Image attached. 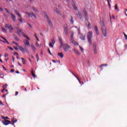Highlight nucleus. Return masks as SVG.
Here are the masks:
<instances>
[{
  "mask_svg": "<svg viewBox=\"0 0 127 127\" xmlns=\"http://www.w3.org/2000/svg\"><path fill=\"white\" fill-rule=\"evenodd\" d=\"M16 34H17V35H18L19 36H20V33H21L23 37H25V38H26L27 40H30V38L28 37V36L25 35L24 32H23V31L22 30V29L19 28V27H16Z\"/></svg>",
  "mask_w": 127,
  "mask_h": 127,
  "instance_id": "f257e3e1",
  "label": "nucleus"
},
{
  "mask_svg": "<svg viewBox=\"0 0 127 127\" xmlns=\"http://www.w3.org/2000/svg\"><path fill=\"white\" fill-rule=\"evenodd\" d=\"M101 26L103 36H104V37H107V28L106 27V25L104 22H101Z\"/></svg>",
  "mask_w": 127,
  "mask_h": 127,
  "instance_id": "f03ea898",
  "label": "nucleus"
},
{
  "mask_svg": "<svg viewBox=\"0 0 127 127\" xmlns=\"http://www.w3.org/2000/svg\"><path fill=\"white\" fill-rule=\"evenodd\" d=\"M83 13L84 14V17L87 21L85 22V24L86 26L89 28V29H91L92 27L90 26L91 24H90V22H89V19L88 18V14H87V11L85 9L83 10Z\"/></svg>",
  "mask_w": 127,
  "mask_h": 127,
  "instance_id": "7ed1b4c3",
  "label": "nucleus"
},
{
  "mask_svg": "<svg viewBox=\"0 0 127 127\" xmlns=\"http://www.w3.org/2000/svg\"><path fill=\"white\" fill-rule=\"evenodd\" d=\"M43 13L47 19V21L49 25L52 28L53 27V24L52 23V22H51V20H50V18H49V16H48V13L46 12V11H44Z\"/></svg>",
  "mask_w": 127,
  "mask_h": 127,
  "instance_id": "20e7f679",
  "label": "nucleus"
},
{
  "mask_svg": "<svg viewBox=\"0 0 127 127\" xmlns=\"http://www.w3.org/2000/svg\"><path fill=\"white\" fill-rule=\"evenodd\" d=\"M64 51L65 52H68L71 49V46L68 44H64V45L62 46Z\"/></svg>",
  "mask_w": 127,
  "mask_h": 127,
  "instance_id": "39448f33",
  "label": "nucleus"
},
{
  "mask_svg": "<svg viewBox=\"0 0 127 127\" xmlns=\"http://www.w3.org/2000/svg\"><path fill=\"white\" fill-rule=\"evenodd\" d=\"M92 37H93V32L92 31L87 33V40L90 44H92Z\"/></svg>",
  "mask_w": 127,
  "mask_h": 127,
  "instance_id": "423d86ee",
  "label": "nucleus"
},
{
  "mask_svg": "<svg viewBox=\"0 0 127 127\" xmlns=\"http://www.w3.org/2000/svg\"><path fill=\"white\" fill-rule=\"evenodd\" d=\"M5 27L8 29L9 32L13 31V27L10 24H5Z\"/></svg>",
  "mask_w": 127,
  "mask_h": 127,
  "instance_id": "0eeeda50",
  "label": "nucleus"
},
{
  "mask_svg": "<svg viewBox=\"0 0 127 127\" xmlns=\"http://www.w3.org/2000/svg\"><path fill=\"white\" fill-rule=\"evenodd\" d=\"M26 13L29 17H32L33 16L34 18H36V15H35V13L33 12H31V13H30L28 11H26Z\"/></svg>",
  "mask_w": 127,
  "mask_h": 127,
  "instance_id": "6e6552de",
  "label": "nucleus"
},
{
  "mask_svg": "<svg viewBox=\"0 0 127 127\" xmlns=\"http://www.w3.org/2000/svg\"><path fill=\"white\" fill-rule=\"evenodd\" d=\"M2 123L4 126H8V125H11V122L9 121V120H5L2 121Z\"/></svg>",
  "mask_w": 127,
  "mask_h": 127,
  "instance_id": "1a4fd4ad",
  "label": "nucleus"
},
{
  "mask_svg": "<svg viewBox=\"0 0 127 127\" xmlns=\"http://www.w3.org/2000/svg\"><path fill=\"white\" fill-rule=\"evenodd\" d=\"M18 48H19V50L22 52V53H24V52H26L27 51V49H24L22 47L20 46H18Z\"/></svg>",
  "mask_w": 127,
  "mask_h": 127,
  "instance_id": "9d476101",
  "label": "nucleus"
},
{
  "mask_svg": "<svg viewBox=\"0 0 127 127\" xmlns=\"http://www.w3.org/2000/svg\"><path fill=\"white\" fill-rule=\"evenodd\" d=\"M93 47L94 54H97V45L95 43L93 44Z\"/></svg>",
  "mask_w": 127,
  "mask_h": 127,
  "instance_id": "9b49d317",
  "label": "nucleus"
},
{
  "mask_svg": "<svg viewBox=\"0 0 127 127\" xmlns=\"http://www.w3.org/2000/svg\"><path fill=\"white\" fill-rule=\"evenodd\" d=\"M93 47L94 54H97V45L95 43L93 44Z\"/></svg>",
  "mask_w": 127,
  "mask_h": 127,
  "instance_id": "f8f14e48",
  "label": "nucleus"
},
{
  "mask_svg": "<svg viewBox=\"0 0 127 127\" xmlns=\"http://www.w3.org/2000/svg\"><path fill=\"white\" fill-rule=\"evenodd\" d=\"M79 37L81 40H85V37H86V35L85 34H80Z\"/></svg>",
  "mask_w": 127,
  "mask_h": 127,
  "instance_id": "ddd939ff",
  "label": "nucleus"
},
{
  "mask_svg": "<svg viewBox=\"0 0 127 127\" xmlns=\"http://www.w3.org/2000/svg\"><path fill=\"white\" fill-rule=\"evenodd\" d=\"M10 14L11 15V17L12 20L14 21V22H15V20L16 19V17H15V15H14L13 14H12V13H11Z\"/></svg>",
  "mask_w": 127,
  "mask_h": 127,
  "instance_id": "4468645a",
  "label": "nucleus"
},
{
  "mask_svg": "<svg viewBox=\"0 0 127 127\" xmlns=\"http://www.w3.org/2000/svg\"><path fill=\"white\" fill-rule=\"evenodd\" d=\"M70 42L71 43H72V44H73V45H74V46H78L79 45V44H78V43H77L75 40H70Z\"/></svg>",
  "mask_w": 127,
  "mask_h": 127,
  "instance_id": "2eb2a0df",
  "label": "nucleus"
},
{
  "mask_svg": "<svg viewBox=\"0 0 127 127\" xmlns=\"http://www.w3.org/2000/svg\"><path fill=\"white\" fill-rule=\"evenodd\" d=\"M59 41L60 43L61 44V47H62L64 44V43H63V41H62V38H61V37H59L58 38Z\"/></svg>",
  "mask_w": 127,
  "mask_h": 127,
  "instance_id": "dca6fc26",
  "label": "nucleus"
},
{
  "mask_svg": "<svg viewBox=\"0 0 127 127\" xmlns=\"http://www.w3.org/2000/svg\"><path fill=\"white\" fill-rule=\"evenodd\" d=\"M24 43L25 45H27V46H30V44L29 43V42L27 41V40H24Z\"/></svg>",
  "mask_w": 127,
  "mask_h": 127,
  "instance_id": "f3484780",
  "label": "nucleus"
},
{
  "mask_svg": "<svg viewBox=\"0 0 127 127\" xmlns=\"http://www.w3.org/2000/svg\"><path fill=\"white\" fill-rule=\"evenodd\" d=\"M55 11L58 13V14H59V15H61V12H60V10L57 8H55Z\"/></svg>",
  "mask_w": 127,
  "mask_h": 127,
  "instance_id": "a211bd4d",
  "label": "nucleus"
},
{
  "mask_svg": "<svg viewBox=\"0 0 127 127\" xmlns=\"http://www.w3.org/2000/svg\"><path fill=\"white\" fill-rule=\"evenodd\" d=\"M94 29L95 30V32L97 35H99V29H98V27L97 26H95L94 27Z\"/></svg>",
  "mask_w": 127,
  "mask_h": 127,
  "instance_id": "6ab92c4d",
  "label": "nucleus"
},
{
  "mask_svg": "<svg viewBox=\"0 0 127 127\" xmlns=\"http://www.w3.org/2000/svg\"><path fill=\"white\" fill-rule=\"evenodd\" d=\"M14 12L17 15H18V16H19V17H21V15L19 14V13L18 12V11H17V9L15 10Z\"/></svg>",
  "mask_w": 127,
  "mask_h": 127,
  "instance_id": "aec40b11",
  "label": "nucleus"
},
{
  "mask_svg": "<svg viewBox=\"0 0 127 127\" xmlns=\"http://www.w3.org/2000/svg\"><path fill=\"white\" fill-rule=\"evenodd\" d=\"M72 75H73V76H74V77H75V78L77 79V80H78L79 84H81V80H80L79 78H78V77H77V76L76 75H75L74 73L72 72Z\"/></svg>",
  "mask_w": 127,
  "mask_h": 127,
  "instance_id": "412c9836",
  "label": "nucleus"
},
{
  "mask_svg": "<svg viewBox=\"0 0 127 127\" xmlns=\"http://www.w3.org/2000/svg\"><path fill=\"white\" fill-rule=\"evenodd\" d=\"M58 55L59 56V57H61V58H63V57H64V55H63V53H59L58 54Z\"/></svg>",
  "mask_w": 127,
  "mask_h": 127,
  "instance_id": "4be33fe9",
  "label": "nucleus"
},
{
  "mask_svg": "<svg viewBox=\"0 0 127 127\" xmlns=\"http://www.w3.org/2000/svg\"><path fill=\"white\" fill-rule=\"evenodd\" d=\"M32 8L33 10L34 11V12H35V13H36V12H38V10L36 9L35 7L32 6Z\"/></svg>",
  "mask_w": 127,
  "mask_h": 127,
  "instance_id": "5701e85b",
  "label": "nucleus"
},
{
  "mask_svg": "<svg viewBox=\"0 0 127 127\" xmlns=\"http://www.w3.org/2000/svg\"><path fill=\"white\" fill-rule=\"evenodd\" d=\"M71 33L72 34L70 36V41L74 40V32H72Z\"/></svg>",
  "mask_w": 127,
  "mask_h": 127,
  "instance_id": "b1692460",
  "label": "nucleus"
},
{
  "mask_svg": "<svg viewBox=\"0 0 127 127\" xmlns=\"http://www.w3.org/2000/svg\"><path fill=\"white\" fill-rule=\"evenodd\" d=\"M77 16L79 18H80V19H81L82 18H83V17L82 16V14H81V13H80V12H78V13L77 14Z\"/></svg>",
  "mask_w": 127,
  "mask_h": 127,
  "instance_id": "393cba45",
  "label": "nucleus"
},
{
  "mask_svg": "<svg viewBox=\"0 0 127 127\" xmlns=\"http://www.w3.org/2000/svg\"><path fill=\"white\" fill-rule=\"evenodd\" d=\"M31 47L32 49L34 51V52H36V49L35 48V47L33 45H31Z\"/></svg>",
  "mask_w": 127,
  "mask_h": 127,
  "instance_id": "a878e982",
  "label": "nucleus"
},
{
  "mask_svg": "<svg viewBox=\"0 0 127 127\" xmlns=\"http://www.w3.org/2000/svg\"><path fill=\"white\" fill-rule=\"evenodd\" d=\"M14 37V39L16 41H19V38H18V37H17V36H16L14 35H13Z\"/></svg>",
  "mask_w": 127,
  "mask_h": 127,
  "instance_id": "bb28decb",
  "label": "nucleus"
},
{
  "mask_svg": "<svg viewBox=\"0 0 127 127\" xmlns=\"http://www.w3.org/2000/svg\"><path fill=\"white\" fill-rule=\"evenodd\" d=\"M31 73L33 76V77H34V78H36V75H35V74H34V73H33V69L32 68V71H31Z\"/></svg>",
  "mask_w": 127,
  "mask_h": 127,
  "instance_id": "cd10ccee",
  "label": "nucleus"
},
{
  "mask_svg": "<svg viewBox=\"0 0 127 127\" xmlns=\"http://www.w3.org/2000/svg\"><path fill=\"white\" fill-rule=\"evenodd\" d=\"M70 21L72 23V24H73V23H74V20L73 19V17L72 16H70Z\"/></svg>",
  "mask_w": 127,
  "mask_h": 127,
  "instance_id": "c85d7f7f",
  "label": "nucleus"
},
{
  "mask_svg": "<svg viewBox=\"0 0 127 127\" xmlns=\"http://www.w3.org/2000/svg\"><path fill=\"white\" fill-rule=\"evenodd\" d=\"M11 122L12 123H13L14 124H15V123H16V122H17V120L14 119V118H13L11 119Z\"/></svg>",
  "mask_w": 127,
  "mask_h": 127,
  "instance_id": "c756f323",
  "label": "nucleus"
},
{
  "mask_svg": "<svg viewBox=\"0 0 127 127\" xmlns=\"http://www.w3.org/2000/svg\"><path fill=\"white\" fill-rule=\"evenodd\" d=\"M6 87H7V84H5L3 85V86H2V88H3V89L5 90V89H6Z\"/></svg>",
  "mask_w": 127,
  "mask_h": 127,
  "instance_id": "7c9ffc66",
  "label": "nucleus"
},
{
  "mask_svg": "<svg viewBox=\"0 0 127 127\" xmlns=\"http://www.w3.org/2000/svg\"><path fill=\"white\" fill-rule=\"evenodd\" d=\"M51 41L53 45H54L55 44V40L54 39V38L52 39Z\"/></svg>",
  "mask_w": 127,
  "mask_h": 127,
  "instance_id": "2f4dec72",
  "label": "nucleus"
},
{
  "mask_svg": "<svg viewBox=\"0 0 127 127\" xmlns=\"http://www.w3.org/2000/svg\"><path fill=\"white\" fill-rule=\"evenodd\" d=\"M79 49L80 50H81V52H82V53H84V49H83V48L81 46H79Z\"/></svg>",
  "mask_w": 127,
  "mask_h": 127,
  "instance_id": "473e14b6",
  "label": "nucleus"
},
{
  "mask_svg": "<svg viewBox=\"0 0 127 127\" xmlns=\"http://www.w3.org/2000/svg\"><path fill=\"white\" fill-rule=\"evenodd\" d=\"M1 118H2V120H9V118H8V117H4V116H1Z\"/></svg>",
  "mask_w": 127,
  "mask_h": 127,
  "instance_id": "72a5a7b5",
  "label": "nucleus"
},
{
  "mask_svg": "<svg viewBox=\"0 0 127 127\" xmlns=\"http://www.w3.org/2000/svg\"><path fill=\"white\" fill-rule=\"evenodd\" d=\"M1 30L2 31H3V32H5V33H6V29H5V28L2 27Z\"/></svg>",
  "mask_w": 127,
  "mask_h": 127,
  "instance_id": "f704fd0d",
  "label": "nucleus"
},
{
  "mask_svg": "<svg viewBox=\"0 0 127 127\" xmlns=\"http://www.w3.org/2000/svg\"><path fill=\"white\" fill-rule=\"evenodd\" d=\"M49 46L50 47H51L52 48H53L54 47L53 46V44L51 42H50Z\"/></svg>",
  "mask_w": 127,
  "mask_h": 127,
  "instance_id": "c9c22d12",
  "label": "nucleus"
},
{
  "mask_svg": "<svg viewBox=\"0 0 127 127\" xmlns=\"http://www.w3.org/2000/svg\"><path fill=\"white\" fill-rule=\"evenodd\" d=\"M21 60H22V63H23V64H25V60H24V58H21Z\"/></svg>",
  "mask_w": 127,
  "mask_h": 127,
  "instance_id": "e433bc0d",
  "label": "nucleus"
},
{
  "mask_svg": "<svg viewBox=\"0 0 127 127\" xmlns=\"http://www.w3.org/2000/svg\"><path fill=\"white\" fill-rule=\"evenodd\" d=\"M36 57L37 59V61L38 62V61H39V56H38V54H36Z\"/></svg>",
  "mask_w": 127,
  "mask_h": 127,
  "instance_id": "4c0bfd02",
  "label": "nucleus"
},
{
  "mask_svg": "<svg viewBox=\"0 0 127 127\" xmlns=\"http://www.w3.org/2000/svg\"><path fill=\"white\" fill-rule=\"evenodd\" d=\"M18 19L21 23H23V19L18 18Z\"/></svg>",
  "mask_w": 127,
  "mask_h": 127,
  "instance_id": "58836bf2",
  "label": "nucleus"
},
{
  "mask_svg": "<svg viewBox=\"0 0 127 127\" xmlns=\"http://www.w3.org/2000/svg\"><path fill=\"white\" fill-rule=\"evenodd\" d=\"M115 10L119 11V8H118V4H115Z\"/></svg>",
  "mask_w": 127,
  "mask_h": 127,
  "instance_id": "ea45409f",
  "label": "nucleus"
},
{
  "mask_svg": "<svg viewBox=\"0 0 127 127\" xmlns=\"http://www.w3.org/2000/svg\"><path fill=\"white\" fill-rule=\"evenodd\" d=\"M4 9H5V10L6 11V12H7V13H10L9 12V10H8V9L5 8Z\"/></svg>",
  "mask_w": 127,
  "mask_h": 127,
  "instance_id": "a19ab883",
  "label": "nucleus"
},
{
  "mask_svg": "<svg viewBox=\"0 0 127 127\" xmlns=\"http://www.w3.org/2000/svg\"><path fill=\"white\" fill-rule=\"evenodd\" d=\"M104 66H108V64H102L100 66V68H102V67H104Z\"/></svg>",
  "mask_w": 127,
  "mask_h": 127,
  "instance_id": "79ce46f5",
  "label": "nucleus"
},
{
  "mask_svg": "<svg viewBox=\"0 0 127 127\" xmlns=\"http://www.w3.org/2000/svg\"><path fill=\"white\" fill-rule=\"evenodd\" d=\"M48 52H49V53L50 55L52 56V53H51V52H50V49H48Z\"/></svg>",
  "mask_w": 127,
  "mask_h": 127,
  "instance_id": "37998d69",
  "label": "nucleus"
},
{
  "mask_svg": "<svg viewBox=\"0 0 127 127\" xmlns=\"http://www.w3.org/2000/svg\"><path fill=\"white\" fill-rule=\"evenodd\" d=\"M75 54H77V55H80V53H79V51H77L75 52Z\"/></svg>",
  "mask_w": 127,
  "mask_h": 127,
  "instance_id": "c03bdc74",
  "label": "nucleus"
},
{
  "mask_svg": "<svg viewBox=\"0 0 127 127\" xmlns=\"http://www.w3.org/2000/svg\"><path fill=\"white\" fill-rule=\"evenodd\" d=\"M64 31H68V27H64Z\"/></svg>",
  "mask_w": 127,
  "mask_h": 127,
  "instance_id": "a18cd8bd",
  "label": "nucleus"
},
{
  "mask_svg": "<svg viewBox=\"0 0 127 127\" xmlns=\"http://www.w3.org/2000/svg\"><path fill=\"white\" fill-rule=\"evenodd\" d=\"M123 34H124L125 39H126V40H127V34H126V33H123Z\"/></svg>",
  "mask_w": 127,
  "mask_h": 127,
  "instance_id": "49530a36",
  "label": "nucleus"
},
{
  "mask_svg": "<svg viewBox=\"0 0 127 127\" xmlns=\"http://www.w3.org/2000/svg\"><path fill=\"white\" fill-rule=\"evenodd\" d=\"M8 48V49H10V50H11V51H13V49L10 47H7Z\"/></svg>",
  "mask_w": 127,
  "mask_h": 127,
  "instance_id": "de8ad7c7",
  "label": "nucleus"
},
{
  "mask_svg": "<svg viewBox=\"0 0 127 127\" xmlns=\"http://www.w3.org/2000/svg\"><path fill=\"white\" fill-rule=\"evenodd\" d=\"M3 40H4L5 41H6V43H7V44H9V42H8L7 41V40H6V39H3Z\"/></svg>",
  "mask_w": 127,
  "mask_h": 127,
  "instance_id": "09e8293b",
  "label": "nucleus"
},
{
  "mask_svg": "<svg viewBox=\"0 0 127 127\" xmlns=\"http://www.w3.org/2000/svg\"><path fill=\"white\" fill-rule=\"evenodd\" d=\"M8 94V92H7V93L4 94L2 95V98H4V97H5V96H6V95H7Z\"/></svg>",
  "mask_w": 127,
  "mask_h": 127,
  "instance_id": "8fccbe9b",
  "label": "nucleus"
},
{
  "mask_svg": "<svg viewBox=\"0 0 127 127\" xmlns=\"http://www.w3.org/2000/svg\"><path fill=\"white\" fill-rule=\"evenodd\" d=\"M66 36H68V31H64Z\"/></svg>",
  "mask_w": 127,
  "mask_h": 127,
  "instance_id": "3c124183",
  "label": "nucleus"
},
{
  "mask_svg": "<svg viewBox=\"0 0 127 127\" xmlns=\"http://www.w3.org/2000/svg\"><path fill=\"white\" fill-rule=\"evenodd\" d=\"M73 8L74 10H76V11L78 10V8L76 6L74 7H73Z\"/></svg>",
  "mask_w": 127,
  "mask_h": 127,
  "instance_id": "603ef678",
  "label": "nucleus"
},
{
  "mask_svg": "<svg viewBox=\"0 0 127 127\" xmlns=\"http://www.w3.org/2000/svg\"><path fill=\"white\" fill-rule=\"evenodd\" d=\"M4 57H8V54L5 53L4 54Z\"/></svg>",
  "mask_w": 127,
  "mask_h": 127,
  "instance_id": "864d4df0",
  "label": "nucleus"
},
{
  "mask_svg": "<svg viewBox=\"0 0 127 127\" xmlns=\"http://www.w3.org/2000/svg\"><path fill=\"white\" fill-rule=\"evenodd\" d=\"M35 46H36L37 47H39V45L38 44V43H35Z\"/></svg>",
  "mask_w": 127,
  "mask_h": 127,
  "instance_id": "5fc2aeb1",
  "label": "nucleus"
},
{
  "mask_svg": "<svg viewBox=\"0 0 127 127\" xmlns=\"http://www.w3.org/2000/svg\"><path fill=\"white\" fill-rule=\"evenodd\" d=\"M107 1L108 2V5L110 7H111V3H110V1H109V0H107Z\"/></svg>",
  "mask_w": 127,
  "mask_h": 127,
  "instance_id": "6e6d98bb",
  "label": "nucleus"
},
{
  "mask_svg": "<svg viewBox=\"0 0 127 127\" xmlns=\"http://www.w3.org/2000/svg\"><path fill=\"white\" fill-rule=\"evenodd\" d=\"M27 24H28V25L29 26V27H30L31 28H32V26H31V25L29 23H28Z\"/></svg>",
  "mask_w": 127,
  "mask_h": 127,
  "instance_id": "4d7b16f0",
  "label": "nucleus"
},
{
  "mask_svg": "<svg viewBox=\"0 0 127 127\" xmlns=\"http://www.w3.org/2000/svg\"><path fill=\"white\" fill-rule=\"evenodd\" d=\"M2 67H3L4 70H5V71H7V69H6L5 67H4V66H3V65H2Z\"/></svg>",
  "mask_w": 127,
  "mask_h": 127,
  "instance_id": "13d9d810",
  "label": "nucleus"
},
{
  "mask_svg": "<svg viewBox=\"0 0 127 127\" xmlns=\"http://www.w3.org/2000/svg\"><path fill=\"white\" fill-rule=\"evenodd\" d=\"M17 95H18V91H16L15 96H17Z\"/></svg>",
  "mask_w": 127,
  "mask_h": 127,
  "instance_id": "bf43d9fd",
  "label": "nucleus"
},
{
  "mask_svg": "<svg viewBox=\"0 0 127 127\" xmlns=\"http://www.w3.org/2000/svg\"><path fill=\"white\" fill-rule=\"evenodd\" d=\"M14 55H17L18 56V53H17V52H14Z\"/></svg>",
  "mask_w": 127,
  "mask_h": 127,
  "instance_id": "052dcab7",
  "label": "nucleus"
},
{
  "mask_svg": "<svg viewBox=\"0 0 127 127\" xmlns=\"http://www.w3.org/2000/svg\"><path fill=\"white\" fill-rule=\"evenodd\" d=\"M0 105H1V106H4V104H3V103L1 102L0 101Z\"/></svg>",
  "mask_w": 127,
  "mask_h": 127,
  "instance_id": "680f3d73",
  "label": "nucleus"
},
{
  "mask_svg": "<svg viewBox=\"0 0 127 127\" xmlns=\"http://www.w3.org/2000/svg\"><path fill=\"white\" fill-rule=\"evenodd\" d=\"M10 72H11V73H13V72H14V69H11V70H10Z\"/></svg>",
  "mask_w": 127,
  "mask_h": 127,
  "instance_id": "e2e57ef3",
  "label": "nucleus"
},
{
  "mask_svg": "<svg viewBox=\"0 0 127 127\" xmlns=\"http://www.w3.org/2000/svg\"><path fill=\"white\" fill-rule=\"evenodd\" d=\"M73 7H75L76 6V4L75 3H73L72 4Z\"/></svg>",
  "mask_w": 127,
  "mask_h": 127,
  "instance_id": "0e129e2a",
  "label": "nucleus"
},
{
  "mask_svg": "<svg viewBox=\"0 0 127 127\" xmlns=\"http://www.w3.org/2000/svg\"><path fill=\"white\" fill-rule=\"evenodd\" d=\"M77 51V50H76V49H73V50H72V51L73 52H76Z\"/></svg>",
  "mask_w": 127,
  "mask_h": 127,
  "instance_id": "69168bd1",
  "label": "nucleus"
},
{
  "mask_svg": "<svg viewBox=\"0 0 127 127\" xmlns=\"http://www.w3.org/2000/svg\"><path fill=\"white\" fill-rule=\"evenodd\" d=\"M3 10V9L2 8L0 7V11H2Z\"/></svg>",
  "mask_w": 127,
  "mask_h": 127,
  "instance_id": "338daca9",
  "label": "nucleus"
},
{
  "mask_svg": "<svg viewBox=\"0 0 127 127\" xmlns=\"http://www.w3.org/2000/svg\"><path fill=\"white\" fill-rule=\"evenodd\" d=\"M12 62H14V58L13 57H12Z\"/></svg>",
  "mask_w": 127,
  "mask_h": 127,
  "instance_id": "774afa93",
  "label": "nucleus"
}]
</instances>
